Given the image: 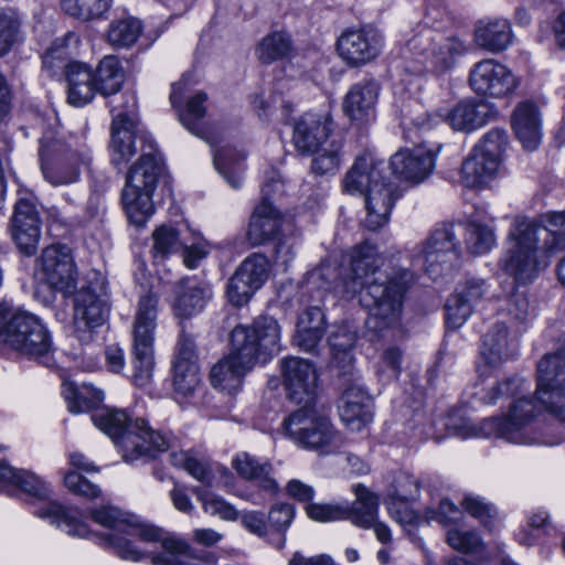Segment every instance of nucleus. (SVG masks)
<instances>
[{
	"label": "nucleus",
	"instance_id": "47",
	"mask_svg": "<svg viewBox=\"0 0 565 565\" xmlns=\"http://www.w3.org/2000/svg\"><path fill=\"white\" fill-rule=\"evenodd\" d=\"M356 509V500L352 503H308L305 508L308 518L316 522H351Z\"/></svg>",
	"mask_w": 565,
	"mask_h": 565
},
{
	"label": "nucleus",
	"instance_id": "31",
	"mask_svg": "<svg viewBox=\"0 0 565 565\" xmlns=\"http://www.w3.org/2000/svg\"><path fill=\"white\" fill-rule=\"evenodd\" d=\"M512 128L523 148L536 150L542 141V118L537 106L530 100L516 105L512 118Z\"/></svg>",
	"mask_w": 565,
	"mask_h": 565
},
{
	"label": "nucleus",
	"instance_id": "46",
	"mask_svg": "<svg viewBox=\"0 0 565 565\" xmlns=\"http://www.w3.org/2000/svg\"><path fill=\"white\" fill-rule=\"evenodd\" d=\"M63 395L67 403L68 411L82 413L96 407L104 399V393L93 386L77 388L72 383L63 385Z\"/></svg>",
	"mask_w": 565,
	"mask_h": 565
},
{
	"label": "nucleus",
	"instance_id": "17",
	"mask_svg": "<svg viewBox=\"0 0 565 565\" xmlns=\"http://www.w3.org/2000/svg\"><path fill=\"white\" fill-rule=\"evenodd\" d=\"M384 47L382 33L372 25L345 29L337 40L339 57L349 67H362L376 60Z\"/></svg>",
	"mask_w": 565,
	"mask_h": 565
},
{
	"label": "nucleus",
	"instance_id": "7",
	"mask_svg": "<svg viewBox=\"0 0 565 565\" xmlns=\"http://www.w3.org/2000/svg\"><path fill=\"white\" fill-rule=\"evenodd\" d=\"M135 280L143 291L140 294L132 322V382L137 386H146L154 366L153 344L157 319L159 313V294L149 284L151 278L146 265L137 264Z\"/></svg>",
	"mask_w": 565,
	"mask_h": 565
},
{
	"label": "nucleus",
	"instance_id": "20",
	"mask_svg": "<svg viewBox=\"0 0 565 565\" xmlns=\"http://www.w3.org/2000/svg\"><path fill=\"white\" fill-rule=\"evenodd\" d=\"M469 84L478 95L493 98L504 97L516 87L512 72L492 58L480 61L472 66Z\"/></svg>",
	"mask_w": 565,
	"mask_h": 565
},
{
	"label": "nucleus",
	"instance_id": "39",
	"mask_svg": "<svg viewBox=\"0 0 565 565\" xmlns=\"http://www.w3.org/2000/svg\"><path fill=\"white\" fill-rule=\"evenodd\" d=\"M233 468L238 476L246 480L256 481L270 493H275L278 489L277 482L270 477L273 472L271 463L267 460L260 461L247 452H242L233 459Z\"/></svg>",
	"mask_w": 565,
	"mask_h": 565
},
{
	"label": "nucleus",
	"instance_id": "23",
	"mask_svg": "<svg viewBox=\"0 0 565 565\" xmlns=\"http://www.w3.org/2000/svg\"><path fill=\"white\" fill-rule=\"evenodd\" d=\"M408 47L416 52L420 63L438 71L450 67L455 56L466 51L465 44L457 39L440 38L439 42H435L429 31L408 41Z\"/></svg>",
	"mask_w": 565,
	"mask_h": 565
},
{
	"label": "nucleus",
	"instance_id": "58",
	"mask_svg": "<svg viewBox=\"0 0 565 565\" xmlns=\"http://www.w3.org/2000/svg\"><path fill=\"white\" fill-rule=\"evenodd\" d=\"M507 146V132L502 129H492L484 135L482 140L476 145L473 149H479L483 156L495 159L497 166H500L501 157Z\"/></svg>",
	"mask_w": 565,
	"mask_h": 565
},
{
	"label": "nucleus",
	"instance_id": "22",
	"mask_svg": "<svg viewBox=\"0 0 565 565\" xmlns=\"http://www.w3.org/2000/svg\"><path fill=\"white\" fill-rule=\"evenodd\" d=\"M417 256L423 260L425 270L439 275L437 265L450 264L459 257V247L451 224H439L423 242Z\"/></svg>",
	"mask_w": 565,
	"mask_h": 565
},
{
	"label": "nucleus",
	"instance_id": "25",
	"mask_svg": "<svg viewBox=\"0 0 565 565\" xmlns=\"http://www.w3.org/2000/svg\"><path fill=\"white\" fill-rule=\"evenodd\" d=\"M11 235L22 254L31 256L35 253L41 237V220L31 201L22 199L15 203Z\"/></svg>",
	"mask_w": 565,
	"mask_h": 565
},
{
	"label": "nucleus",
	"instance_id": "9",
	"mask_svg": "<svg viewBox=\"0 0 565 565\" xmlns=\"http://www.w3.org/2000/svg\"><path fill=\"white\" fill-rule=\"evenodd\" d=\"M542 411L546 412L536 396L520 397L513 402L505 417H490L480 423L463 419L454 426V434L462 439L494 437L512 444L531 445L535 438L527 427Z\"/></svg>",
	"mask_w": 565,
	"mask_h": 565
},
{
	"label": "nucleus",
	"instance_id": "15",
	"mask_svg": "<svg viewBox=\"0 0 565 565\" xmlns=\"http://www.w3.org/2000/svg\"><path fill=\"white\" fill-rule=\"evenodd\" d=\"M34 276L52 291L66 297L74 294L77 269L71 249L62 244L45 247L35 260Z\"/></svg>",
	"mask_w": 565,
	"mask_h": 565
},
{
	"label": "nucleus",
	"instance_id": "63",
	"mask_svg": "<svg viewBox=\"0 0 565 565\" xmlns=\"http://www.w3.org/2000/svg\"><path fill=\"white\" fill-rule=\"evenodd\" d=\"M402 352L392 347L384 351L379 362L377 373L385 381L396 380L401 372Z\"/></svg>",
	"mask_w": 565,
	"mask_h": 565
},
{
	"label": "nucleus",
	"instance_id": "12",
	"mask_svg": "<svg viewBox=\"0 0 565 565\" xmlns=\"http://www.w3.org/2000/svg\"><path fill=\"white\" fill-rule=\"evenodd\" d=\"M285 435L300 448L327 455L339 449L342 437L329 417L318 412L313 404L303 405L282 422Z\"/></svg>",
	"mask_w": 565,
	"mask_h": 565
},
{
	"label": "nucleus",
	"instance_id": "19",
	"mask_svg": "<svg viewBox=\"0 0 565 565\" xmlns=\"http://www.w3.org/2000/svg\"><path fill=\"white\" fill-rule=\"evenodd\" d=\"M492 105L484 102L463 100L450 108L446 115L426 114L413 120L414 125L423 128H431L445 120L452 129L471 131L487 125L495 116Z\"/></svg>",
	"mask_w": 565,
	"mask_h": 565
},
{
	"label": "nucleus",
	"instance_id": "55",
	"mask_svg": "<svg viewBox=\"0 0 565 565\" xmlns=\"http://www.w3.org/2000/svg\"><path fill=\"white\" fill-rule=\"evenodd\" d=\"M494 233L486 225L470 222L466 226V245L473 254H484L494 245Z\"/></svg>",
	"mask_w": 565,
	"mask_h": 565
},
{
	"label": "nucleus",
	"instance_id": "41",
	"mask_svg": "<svg viewBox=\"0 0 565 565\" xmlns=\"http://www.w3.org/2000/svg\"><path fill=\"white\" fill-rule=\"evenodd\" d=\"M152 565H215V559L193 556L185 541L171 536L162 542V552L152 557Z\"/></svg>",
	"mask_w": 565,
	"mask_h": 565
},
{
	"label": "nucleus",
	"instance_id": "62",
	"mask_svg": "<svg viewBox=\"0 0 565 565\" xmlns=\"http://www.w3.org/2000/svg\"><path fill=\"white\" fill-rule=\"evenodd\" d=\"M64 484L74 494L87 499L98 498L102 492L98 486L92 483L76 471H70L65 475Z\"/></svg>",
	"mask_w": 565,
	"mask_h": 565
},
{
	"label": "nucleus",
	"instance_id": "48",
	"mask_svg": "<svg viewBox=\"0 0 565 565\" xmlns=\"http://www.w3.org/2000/svg\"><path fill=\"white\" fill-rule=\"evenodd\" d=\"M152 255L154 259H164L169 255L180 252L184 242L179 232L169 225H161L152 233Z\"/></svg>",
	"mask_w": 565,
	"mask_h": 565
},
{
	"label": "nucleus",
	"instance_id": "6",
	"mask_svg": "<svg viewBox=\"0 0 565 565\" xmlns=\"http://www.w3.org/2000/svg\"><path fill=\"white\" fill-rule=\"evenodd\" d=\"M20 492L42 500L33 514L57 526L66 534L76 537H89L88 525L82 520L76 508L65 507L57 501H47L49 484L31 471L17 469L2 459V493L17 495Z\"/></svg>",
	"mask_w": 565,
	"mask_h": 565
},
{
	"label": "nucleus",
	"instance_id": "38",
	"mask_svg": "<svg viewBox=\"0 0 565 565\" xmlns=\"http://www.w3.org/2000/svg\"><path fill=\"white\" fill-rule=\"evenodd\" d=\"M499 166L495 159L483 156L479 149H472L462 162L460 178L467 188H479L490 182L497 174Z\"/></svg>",
	"mask_w": 565,
	"mask_h": 565
},
{
	"label": "nucleus",
	"instance_id": "35",
	"mask_svg": "<svg viewBox=\"0 0 565 565\" xmlns=\"http://www.w3.org/2000/svg\"><path fill=\"white\" fill-rule=\"evenodd\" d=\"M67 102L75 107H83L90 103L96 93L93 71L79 62L70 63L66 66Z\"/></svg>",
	"mask_w": 565,
	"mask_h": 565
},
{
	"label": "nucleus",
	"instance_id": "3",
	"mask_svg": "<svg viewBox=\"0 0 565 565\" xmlns=\"http://www.w3.org/2000/svg\"><path fill=\"white\" fill-rule=\"evenodd\" d=\"M280 326L270 316H259L250 324L231 332V352L211 370L214 387L232 393L257 362H267L280 351Z\"/></svg>",
	"mask_w": 565,
	"mask_h": 565
},
{
	"label": "nucleus",
	"instance_id": "52",
	"mask_svg": "<svg viewBox=\"0 0 565 565\" xmlns=\"http://www.w3.org/2000/svg\"><path fill=\"white\" fill-rule=\"evenodd\" d=\"M24 41L21 17L17 10L2 11V55L17 49Z\"/></svg>",
	"mask_w": 565,
	"mask_h": 565
},
{
	"label": "nucleus",
	"instance_id": "26",
	"mask_svg": "<svg viewBox=\"0 0 565 565\" xmlns=\"http://www.w3.org/2000/svg\"><path fill=\"white\" fill-rule=\"evenodd\" d=\"M363 195L366 210L364 225L370 231H376L388 222L391 211L401 193L392 182L384 178Z\"/></svg>",
	"mask_w": 565,
	"mask_h": 565
},
{
	"label": "nucleus",
	"instance_id": "14",
	"mask_svg": "<svg viewBox=\"0 0 565 565\" xmlns=\"http://www.w3.org/2000/svg\"><path fill=\"white\" fill-rule=\"evenodd\" d=\"M536 397L548 414L565 420V344L539 360Z\"/></svg>",
	"mask_w": 565,
	"mask_h": 565
},
{
	"label": "nucleus",
	"instance_id": "64",
	"mask_svg": "<svg viewBox=\"0 0 565 565\" xmlns=\"http://www.w3.org/2000/svg\"><path fill=\"white\" fill-rule=\"evenodd\" d=\"M328 341L334 353H342L351 360V356H349L348 353L356 342L355 331L351 330L347 324L339 326L329 335Z\"/></svg>",
	"mask_w": 565,
	"mask_h": 565
},
{
	"label": "nucleus",
	"instance_id": "59",
	"mask_svg": "<svg viewBox=\"0 0 565 565\" xmlns=\"http://www.w3.org/2000/svg\"><path fill=\"white\" fill-rule=\"evenodd\" d=\"M446 540L454 550L462 553H477L483 548L482 540L475 531L450 529Z\"/></svg>",
	"mask_w": 565,
	"mask_h": 565
},
{
	"label": "nucleus",
	"instance_id": "61",
	"mask_svg": "<svg viewBox=\"0 0 565 565\" xmlns=\"http://www.w3.org/2000/svg\"><path fill=\"white\" fill-rule=\"evenodd\" d=\"M525 384V381L519 376L509 377L505 382L498 383L489 388L482 396L484 404H495L499 398L503 396H514L520 393Z\"/></svg>",
	"mask_w": 565,
	"mask_h": 565
},
{
	"label": "nucleus",
	"instance_id": "10",
	"mask_svg": "<svg viewBox=\"0 0 565 565\" xmlns=\"http://www.w3.org/2000/svg\"><path fill=\"white\" fill-rule=\"evenodd\" d=\"M163 171L162 157L153 143L149 142L127 172L121 194L127 216L136 226H143L153 214L152 194Z\"/></svg>",
	"mask_w": 565,
	"mask_h": 565
},
{
	"label": "nucleus",
	"instance_id": "28",
	"mask_svg": "<svg viewBox=\"0 0 565 565\" xmlns=\"http://www.w3.org/2000/svg\"><path fill=\"white\" fill-rule=\"evenodd\" d=\"M384 169L383 161L377 160L371 152H363L356 157L345 173L342 181L343 191L349 194H364L385 178Z\"/></svg>",
	"mask_w": 565,
	"mask_h": 565
},
{
	"label": "nucleus",
	"instance_id": "16",
	"mask_svg": "<svg viewBox=\"0 0 565 565\" xmlns=\"http://www.w3.org/2000/svg\"><path fill=\"white\" fill-rule=\"evenodd\" d=\"M270 184L263 188L264 198L255 206L247 225L246 239L252 247L264 245L271 241H278L275 253L276 259L287 264L294 257L289 245L279 239L284 217L280 211L269 202L267 194Z\"/></svg>",
	"mask_w": 565,
	"mask_h": 565
},
{
	"label": "nucleus",
	"instance_id": "60",
	"mask_svg": "<svg viewBox=\"0 0 565 565\" xmlns=\"http://www.w3.org/2000/svg\"><path fill=\"white\" fill-rule=\"evenodd\" d=\"M257 289L234 273L227 284V298L236 307L246 305Z\"/></svg>",
	"mask_w": 565,
	"mask_h": 565
},
{
	"label": "nucleus",
	"instance_id": "24",
	"mask_svg": "<svg viewBox=\"0 0 565 565\" xmlns=\"http://www.w3.org/2000/svg\"><path fill=\"white\" fill-rule=\"evenodd\" d=\"M333 122L327 115L306 113L294 126L292 142L302 156H311L331 139Z\"/></svg>",
	"mask_w": 565,
	"mask_h": 565
},
{
	"label": "nucleus",
	"instance_id": "8",
	"mask_svg": "<svg viewBox=\"0 0 565 565\" xmlns=\"http://www.w3.org/2000/svg\"><path fill=\"white\" fill-rule=\"evenodd\" d=\"M92 422L120 446L126 461L153 456L156 451H166L170 447L167 436L152 430L142 418L129 422L124 411L99 408L93 413Z\"/></svg>",
	"mask_w": 565,
	"mask_h": 565
},
{
	"label": "nucleus",
	"instance_id": "50",
	"mask_svg": "<svg viewBox=\"0 0 565 565\" xmlns=\"http://www.w3.org/2000/svg\"><path fill=\"white\" fill-rule=\"evenodd\" d=\"M193 492L196 494L205 513L218 516L224 521H236L238 519L239 512L222 497L200 488H194Z\"/></svg>",
	"mask_w": 565,
	"mask_h": 565
},
{
	"label": "nucleus",
	"instance_id": "13",
	"mask_svg": "<svg viewBox=\"0 0 565 565\" xmlns=\"http://www.w3.org/2000/svg\"><path fill=\"white\" fill-rule=\"evenodd\" d=\"M39 154L43 177L53 186L77 182L92 160L88 151L72 150L62 140L49 137L41 139Z\"/></svg>",
	"mask_w": 565,
	"mask_h": 565
},
{
	"label": "nucleus",
	"instance_id": "56",
	"mask_svg": "<svg viewBox=\"0 0 565 565\" xmlns=\"http://www.w3.org/2000/svg\"><path fill=\"white\" fill-rule=\"evenodd\" d=\"M473 309L462 296L452 294L445 305V322L448 329L457 330L471 316Z\"/></svg>",
	"mask_w": 565,
	"mask_h": 565
},
{
	"label": "nucleus",
	"instance_id": "30",
	"mask_svg": "<svg viewBox=\"0 0 565 565\" xmlns=\"http://www.w3.org/2000/svg\"><path fill=\"white\" fill-rule=\"evenodd\" d=\"M435 159L422 148L397 151L391 158L393 173L402 180L419 183L433 171Z\"/></svg>",
	"mask_w": 565,
	"mask_h": 565
},
{
	"label": "nucleus",
	"instance_id": "36",
	"mask_svg": "<svg viewBox=\"0 0 565 565\" xmlns=\"http://www.w3.org/2000/svg\"><path fill=\"white\" fill-rule=\"evenodd\" d=\"M379 95V86L373 81L355 84L344 99V111L356 121H369L374 117V107Z\"/></svg>",
	"mask_w": 565,
	"mask_h": 565
},
{
	"label": "nucleus",
	"instance_id": "57",
	"mask_svg": "<svg viewBox=\"0 0 565 565\" xmlns=\"http://www.w3.org/2000/svg\"><path fill=\"white\" fill-rule=\"evenodd\" d=\"M295 518V508L288 503H280L274 505L268 513V523L270 527L280 534L277 543V548L281 550L285 546L286 537L285 532L290 526Z\"/></svg>",
	"mask_w": 565,
	"mask_h": 565
},
{
	"label": "nucleus",
	"instance_id": "21",
	"mask_svg": "<svg viewBox=\"0 0 565 565\" xmlns=\"http://www.w3.org/2000/svg\"><path fill=\"white\" fill-rule=\"evenodd\" d=\"M288 398L298 405L313 404L318 375L315 366L301 358H287L281 362Z\"/></svg>",
	"mask_w": 565,
	"mask_h": 565
},
{
	"label": "nucleus",
	"instance_id": "32",
	"mask_svg": "<svg viewBox=\"0 0 565 565\" xmlns=\"http://www.w3.org/2000/svg\"><path fill=\"white\" fill-rule=\"evenodd\" d=\"M516 351V339L510 335L503 323H494L483 337L480 356L482 362L492 369L512 359Z\"/></svg>",
	"mask_w": 565,
	"mask_h": 565
},
{
	"label": "nucleus",
	"instance_id": "43",
	"mask_svg": "<svg viewBox=\"0 0 565 565\" xmlns=\"http://www.w3.org/2000/svg\"><path fill=\"white\" fill-rule=\"evenodd\" d=\"M312 156L310 173L316 177L334 175L342 163V141L331 138V140L315 152Z\"/></svg>",
	"mask_w": 565,
	"mask_h": 565
},
{
	"label": "nucleus",
	"instance_id": "40",
	"mask_svg": "<svg viewBox=\"0 0 565 565\" xmlns=\"http://www.w3.org/2000/svg\"><path fill=\"white\" fill-rule=\"evenodd\" d=\"M93 76L98 93L104 97H108L120 92L126 74L117 56L106 55L97 64Z\"/></svg>",
	"mask_w": 565,
	"mask_h": 565
},
{
	"label": "nucleus",
	"instance_id": "33",
	"mask_svg": "<svg viewBox=\"0 0 565 565\" xmlns=\"http://www.w3.org/2000/svg\"><path fill=\"white\" fill-rule=\"evenodd\" d=\"M212 297L211 287L195 278L182 279L175 288L173 310L178 317H191L205 307Z\"/></svg>",
	"mask_w": 565,
	"mask_h": 565
},
{
	"label": "nucleus",
	"instance_id": "49",
	"mask_svg": "<svg viewBox=\"0 0 565 565\" xmlns=\"http://www.w3.org/2000/svg\"><path fill=\"white\" fill-rule=\"evenodd\" d=\"M111 4V0H62V9L83 21L100 19Z\"/></svg>",
	"mask_w": 565,
	"mask_h": 565
},
{
	"label": "nucleus",
	"instance_id": "11",
	"mask_svg": "<svg viewBox=\"0 0 565 565\" xmlns=\"http://www.w3.org/2000/svg\"><path fill=\"white\" fill-rule=\"evenodd\" d=\"M2 347L47 367L54 365L51 332L42 319L31 312L17 311L9 317L2 313Z\"/></svg>",
	"mask_w": 565,
	"mask_h": 565
},
{
	"label": "nucleus",
	"instance_id": "2",
	"mask_svg": "<svg viewBox=\"0 0 565 565\" xmlns=\"http://www.w3.org/2000/svg\"><path fill=\"white\" fill-rule=\"evenodd\" d=\"M565 248V211L542 214L539 221L513 220L500 265L520 284L533 281L548 265L552 254Z\"/></svg>",
	"mask_w": 565,
	"mask_h": 565
},
{
	"label": "nucleus",
	"instance_id": "29",
	"mask_svg": "<svg viewBox=\"0 0 565 565\" xmlns=\"http://www.w3.org/2000/svg\"><path fill=\"white\" fill-rule=\"evenodd\" d=\"M353 492L356 497L358 509L351 516V523L361 529H373L376 539L382 544L388 543L392 537L391 530L385 523L377 521L379 497L363 484H355Z\"/></svg>",
	"mask_w": 565,
	"mask_h": 565
},
{
	"label": "nucleus",
	"instance_id": "4",
	"mask_svg": "<svg viewBox=\"0 0 565 565\" xmlns=\"http://www.w3.org/2000/svg\"><path fill=\"white\" fill-rule=\"evenodd\" d=\"M92 520L105 529L96 539L120 558L139 562L162 552L159 529L135 522L129 514L115 507H102L92 511Z\"/></svg>",
	"mask_w": 565,
	"mask_h": 565
},
{
	"label": "nucleus",
	"instance_id": "54",
	"mask_svg": "<svg viewBox=\"0 0 565 565\" xmlns=\"http://www.w3.org/2000/svg\"><path fill=\"white\" fill-rule=\"evenodd\" d=\"M393 487L392 499L399 501L404 505V511L397 516V521L409 523L412 515L405 503L409 500H414L418 495L419 483L413 476L401 473L395 478Z\"/></svg>",
	"mask_w": 565,
	"mask_h": 565
},
{
	"label": "nucleus",
	"instance_id": "5",
	"mask_svg": "<svg viewBox=\"0 0 565 565\" xmlns=\"http://www.w3.org/2000/svg\"><path fill=\"white\" fill-rule=\"evenodd\" d=\"M188 77L172 84L170 94L171 105L178 109L180 122L194 136L205 140L213 148V162L217 171L226 179L228 184L238 189L242 185L244 153L235 151L231 147L215 149L218 142V136L214 135L209 122L203 121L206 114L205 103L207 95L204 92H198L190 97L182 106L183 95L186 92Z\"/></svg>",
	"mask_w": 565,
	"mask_h": 565
},
{
	"label": "nucleus",
	"instance_id": "51",
	"mask_svg": "<svg viewBox=\"0 0 565 565\" xmlns=\"http://www.w3.org/2000/svg\"><path fill=\"white\" fill-rule=\"evenodd\" d=\"M170 461L174 467L188 471L198 481L207 486L212 483V475L207 462L190 451H174L170 455Z\"/></svg>",
	"mask_w": 565,
	"mask_h": 565
},
{
	"label": "nucleus",
	"instance_id": "44",
	"mask_svg": "<svg viewBox=\"0 0 565 565\" xmlns=\"http://www.w3.org/2000/svg\"><path fill=\"white\" fill-rule=\"evenodd\" d=\"M142 32V24L135 18H124L113 21L108 28L107 41L116 49L132 46Z\"/></svg>",
	"mask_w": 565,
	"mask_h": 565
},
{
	"label": "nucleus",
	"instance_id": "37",
	"mask_svg": "<svg viewBox=\"0 0 565 565\" xmlns=\"http://www.w3.org/2000/svg\"><path fill=\"white\" fill-rule=\"evenodd\" d=\"M475 41L492 53L505 50L512 41L510 22L505 19L480 21L475 31Z\"/></svg>",
	"mask_w": 565,
	"mask_h": 565
},
{
	"label": "nucleus",
	"instance_id": "42",
	"mask_svg": "<svg viewBox=\"0 0 565 565\" xmlns=\"http://www.w3.org/2000/svg\"><path fill=\"white\" fill-rule=\"evenodd\" d=\"M173 371V397L179 404L186 403L201 383L199 365L174 362Z\"/></svg>",
	"mask_w": 565,
	"mask_h": 565
},
{
	"label": "nucleus",
	"instance_id": "1",
	"mask_svg": "<svg viewBox=\"0 0 565 565\" xmlns=\"http://www.w3.org/2000/svg\"><path fill=\"white\" fill-rule=\"evenodd\" d=\"M382 264L376 247L364 242L352 250L350 266L341 269L340 277L333 284L334 291L347 299L365 288L361 303L369 308L365 327L374 338L397 331L409 282L407 271L391 277L380 273Z\"/></svg>",
	"mask_w": 565,
	"mask_h": 565
},
{
	"label": "nucleus",
	"instance_id": "53",
	"mask_svg": "<svg viewBox=\"0 0 565 565\" xmlns=\"http://www.w3.org/2000/svg\"><path fill=\"white\" fill-rule=\"evenodd\" d=\"M235 274L258 290L268 277V260L264 255L253 254L239 265Z\"/></svg>",
	"mask_w": 565,
	"mask_h": 565
},
{
	"label": "nucleus",
	"instance_id": "34",
	"mask_svg": "<svg viewBox=\"0 0 565 565\" xmlns=\"http://www.w3.org/2000/svg\"><path fill=\"white\" fill-rule=\"evenodd\" d=\"M137 135L132 120L119 111L111 124V162L120 168L137 153Z\"/></svg>",
	"mask_w": 565,
	"mask_h": 565
},
{
	"label": "nucleus",
	"instance_id": "18",
	"mask_svg": "<svg viewBox=\"0 0 565 565\" xmlns=\"http://www.w3.org/2000/svg\"><path fill=\"white\" fill-rule=\"evenodd\" d=\"M105 295L104 282L99 286L98 291L87 286L82 287L74 295L73 332L79 342L89 343L95 329L106 321L108 306Z\"/></svg>",
	"mask_w": 565,
	"mask_h": 565
},
{
	"label": "nucleus",
	"instance_id": "27",
	"mask_svg": "<svg viewBox=\"0 0 565 565\" xmlns=\"http://www.w3.org/2000/svg\"><path fill=\"white\" fill-rule=\"evenodd\" d=\"M339 414L343 424L351 430H361L373 419L371 395L358 384H352L343 392Z\"/></svg>",
	"mask_w": 565,
	"mask_h": 565
},
{
	"label": "nucleus",
	"instance_id": "45",
	"mask_svg": "<svg viewBox=\"0 0 565 565\" xmlns=\"http://www.w3.org/2000/svg\"><path fill=\"white\" fill-rule=\"evenodd\" d=\"M291 52V41L289 35L284 32H273L266 35L258 43L255 54L263 64H270L282 60Z\"/></svg>",
	"mask_w": 565,
	"mask_h": 565
}]
</instances>
